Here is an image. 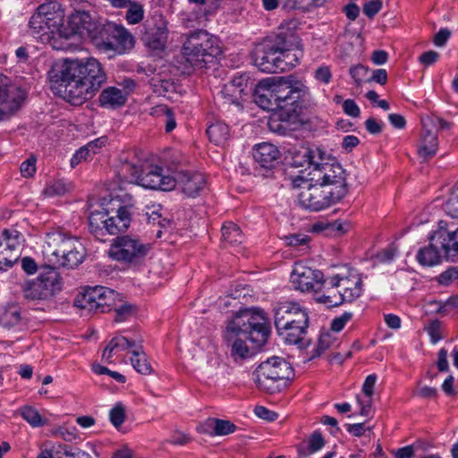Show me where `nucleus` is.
Listing matches in <instances>:
<instances>
[{
    "label": "nucleus",
    "mask_w": 458,
    "mask_h": 458,
    "mask_svg": "<svg viewBox=\"0 0 458 458\" xmlns=\"http://www.w3.org/2000/svg\"><path fill=\"white\" fill-rule=\"evenodd\" d=\"M70 243H65L62 248H56L53 250V254L56 257L63 256L71 250L81 249L82 247L77 237L71 236Z\"/></svg>",
    "instance_id": "nucleus-52"
},
{
    "label": "nucleus",
    "mask_w": 458,
    "mask_h": 458,
    "mask_svg": "<svg viewBox=\"0 0 458 458\" xmlns=\"http://www.w3.org/2000/svg\"><path fill=\"white\" fill-rule=\"evenodd\" d=\"M270 325L262 310L245 309L236 313L228 323L224 337L233 342L231 355L234 360H242L253 354L245 340L250 341L252 349H259L267 341Z\"/></svg>",
    "instance_id": "nucleus-3"
},
{
    "label": "nucleus",
    "mask_w": 458,
    "mask_h": 458,
    "mask_svg": "<svg viewBox=\"0 0 458 458\" xmlns=\"http://www.w3.org/2000/svg\"><path fill=\"white\" fill-rule=\"evenodd\" d=\"M254 412L259 418L267 421H274L277 419L278 416L276 412L270 411L264 406H256Z\"/></svg>",
    "instance_id": "nucleus-63"
},
{
    "label": "nucleus",
    "mask_w": 458,
    "mask_h": 458,
    "mask_svg": "<svg viewBox=\"0 0 458 458\" xmlns=\"http://www.w3.org/2000/svg\"><path fill=\"white\" fill-rule=\"evenodd\" d=\"M318 301L321 303L327 305L328 307H336L343 303V298L341 293H335V291L328 294H323L318 298Z\"/></svg>",
    "instance_id": "nucleus-51"
},
{
    "label": "nucleus",
    "mask_w": 458,
    "mask_h": 458,
    "mask_svg": "<svg viewBox=\"0 0 458 458\" xmlns=\"http://www.w3.org/2000/svg\"><path fill=\"white\" fill-rule=\"evenodd\" d=\"M119 341L121 343L120 345V348L122 350H126V349H138V348H142V338L140 336V337H137V338H134V339H129L128 337H125L123 335H119Z\"/></svg>",
    "instance_id": "nucleus-55"
},
{
    "label": "nucleus",
    "mask_w": 458,
    "mask_h": 458,
    "mask_svg": "<svg viewBox=\"0 0 458 458\" xmlns=\"http://www.w3.org/2000/svg\"><path fill=\"white\" fill-rule=\"evenodd\" d=\"M259 391L274 394L286 387L294 377L292 365L281 357H272L261 362L253 372Z\"/></svg>",
    "instance_id": "nucleus-7"
},
{
    "label": "nucleus",
    "mask_w": 458,
    "mask_h": 458,
    "mask_svg": "<svg viewBox=\"0 0 458 458\" xmlns=\"http://www.w3.org/2000/svg\"><path fill=\"white\" fill-rule=\"evenodd\" d=\"M109 419L111 423L115 428H119L125 420V408L118 403L111 409L109 412Z\"/></svg>",
    "instance_id": "nucleus-45"
},
{
    "label": "nucleus",
    "mask_w": 458,
    "mask_h": 458,
    "mask_svg": "<svg viewBox=\"0 0 458 458\" xmlns=\"http://www.w3.org/2000/svg\"><path fill=\"white\" fill-rule=\"evenodd\" d=\"M151 249L152 243H143L130 235H120L112 240L108 256L113 260L136 266L144 261Z\"/></svg>",
    "instance_id": "nucleus-8"
},
{
    "label": "nucleus",
    "mask_w": 458,
    "mask_h": 458,
    "mask_svg": "<svg viewBox=\"0 0 458 458\" xmlns=\"http://www.w3.org/2000/svg\"><path fill=\"white\" fill-rule=\"evenodd\" d=\"M21 417L32 427H40L46 423L39 412L31 406H25L21 410Z\"/></svg>",
    "instance_id": "nucleus-42"
},
{
    "label": "nucleus",
    "mask_w": 458,
    "mask_h": 458,
    "mask_svg": "<svg viewBox=\"0 0 458 458\" xmlns=\"http://www.w3.org/2000/svg\"><path fill=\"white\" fill-rule=\"evenodd\" d=\"M91 150L86 145L78 149L71 159V165L75 167L78 164H80L82 160H87L89 157L92 156Z\"/></svg>",
    "instance_id": "nucleus-60"
},
{
    "label": "nucleus",
    "mask_w": 458,
    "mask_h": 458,
    "mask_svg": "<svg viewBox=\"0 0 458 458\" xmlns=\"http://www.w3.org/2000/svg\"><path fill=\"white\" fill-rule=\"evenodd\" d=\"M369 71V70L368 67L362 64H357L355 66H352L349 70V72L352 78L354 80L356 85L360 86Z\"/></svg>",
    "instance_id": "nucleus-50"
},
{
    "label": "nucleus",
    "mask_w": 458,
    "mask_h": 458,
    "mask_svg": "<svg viewBox=\"0 0 458 458\" xmlns=\"http://www.w3.org/2000/svg\"><path fill=\"white\" fill-rule=\"evenodd\" d=\"M176 184H179L182 192L189 197H195L205 185V177L200 173H190L180 171L175 178Z\"/></svg>",
    "instance_id": "nucleus-23"
},
{
    "label": "nucleus",
    "mask_w": 458,
    "mask_h": 458,
    "mask_svg": "<svg viewBox=\"0 0 458 458\" xmlns=\"http://www.w3.org/2000/svg\"><path fill=\"white\" fill-rule=\"evenodd\" d=\"M221 94L228 104H234L236 106L240 105L241 101L243 100V97L245 96L242 94V89L233 88V85H229L228 83L224 85L221 90Z\"/></svg>",
    "instance_id": "nucleus-41"
},
{
    "label": "nucleus",
    "mask_w": 458,
    "mask_h": 458,
    "mask_svg": "<svg viewBox=\"0 0 458 458\" xmlns=\"http://www.w3.org/2000/svg\"><path fill=\"white\" fill-rule=\"evenodd\" d=\"M131 206H119L114 215H111L109 211V218L111 229L113 227L116 229H128L132 220V213L131 211Z\"/></svg>",
    "instance_id": "nucleus-29"
},
{
    "label": "nucleus",
    "mask_w": 458,
    "mask_h": 458,
    "mask_svg": "<svg viewBox=\"0 0 458 458\" xmlns=\"http://www.w3.org/2000/svg\"><path fill=\"white\" fill-rule=\"evenodd\" d=\"M446 215L452 219H458V182L452 189L446 201L444 204Z\"/></svg>",
    "instance_id": "nucleus-40"
},
{
    "label": "nucleus",
    "mask_w": 458,
    "mask_h": 458,
    "mask_svg": "<svg viewBox=\"0 0 458 458\" xmlns=\"http://www.w3.org/2000/svg\"><path fill=\"white\" fill-rule=\"evenodd\" d=\"M69 24L74 34L88 35L98 40L103 23L95 21L89 12L74 10L69 16Z\"/></svg>",
    "instance_id": "nucleus-19"
},
{
    "label": "nucleus",
    "mask_w": 458,
    "mask_h": 458,
    "mask_svg": "<svg viewBox=\"0 0 458 458\" xmlns=\"http://www.w3.org/2000/svg\"><path fill=\"white\" fill-rule=\"evenodd\" d=\"M301 55L292 33H278L265 38L251 53L253 64L263 72L277 73L294 67Z\"/></svg>",
    "instance_id": "nucleus-4"
},
{
    "label": "nucleus",
    "mask_w": 458,
    "mask_h": 458,
    "mask_svg": "<svg viewBox=\"0 0 458 458\" xmlns=\"http://www.w3.org/2000/svg\"><path fill=\"white\" fill-rule=\"evenodd\" d=\"M308 94V88L301 81L293 79L292 76L280 78L276 82V101L277 109L290 111L294 109L297 114H301V105L304 98Z\"/></svg>",
    "instance_id": "nucleus-9"
},
{
    "label": "nucleus",
    "mask_w": 458,
    "mask_h": 458,
    "mask_svg": "<svg viewBox=\"0 0 458 458\" xmlns=\"http://www.w3.org/2000/svg\"><path fill=\"white\" fill-rule=\"evenodd\" d=\"M301 125L300 114L294 109H276L270 114L267 121V127L270 131L278 135H287L291 131L298 130Z\"/></svg>",
    "instance_id": "nucleus-17"
},
{
    "label": "nucleus",
    "mask_w": 458,
    "mask_h": 458,
    "mask_svg": "<svg viewBox=\"0 0 458 458\" xmlns=\"http://www.w3.org/2000/svg\"><path fill=\"white\" fill-rule=\"evenodd\" d=\"M330 347V336L329 335H320L318 345L314 350V353L312 354V358L320 356L326 350Z\"/></svg>",
    "instance_id": "nucleus-64"
},
{
    "label": "nucleus",
    "mask_w": 458,
    "mask_h": 458,
    "mask_svg": "<svg viewBox=\"0 0 458 458\" xmlns=\"http://www.w3.org/2000/svg\"><path fill=\"white\" fill-rule=\"evenodd\" d=\"M147 225L148 227H171L174 226V221L172 219L163 217L158 212H152L147 218Z\"/></svg>",
    "instance_id": "nucleus-46"
},
{
    "label": "nucleus",
    "mask_w": 458,
    "mask_h": 458,
    "mask_svg": "<svg viewBox=\"0 0 458 458\" xmlns=\"http://www.w3.org/2000/svg\"><path fill=\"white\" fill-rule=\"evenodd\" d=\"M440 328L441 322L438 319L432 320L426 328L432 344H437L442 338V335H440Z\"/></svg>",
    "instance_id": "nucleus-56"
},
{
    "label": "nucleus",
    "mask_w": 458,
    "mask_h": 458,
    "mask_svg": "<svg viewBox=\"0 0 458 458\" xmlns=\"http://www.w3.org/2000/svg\"><path fill=\"white\" fill-rule=\"evenodd\" d=\"M237 427L230 420L210 418L208 419L198 429L202 433L214 436H226L233 433Z\"/></svg>",
    "instance_id": "nucleus-25"
},
{
    "label": "nucleus",
    "mask_w": 458,
    "mask_h": 458,
    "mask_svg": "<svg viewBox=\"0 0 458 458\" xmlns=\"http://www.w3.org/2000/svg\"><path fill=\"white\" fill-rule=\"evenodd\" d=\"M448 240L441 243L442 249L445 250V257L454 261V257L458 255V231H448Z\"/></svg>",
    "instance_id": "nucleus-39"
},
{
    "label": "nucleus",
    "mask_w": 458,
    "mask_h": 458,
    "mask_svg": "<svg viewBox=\"0 0 458 458\" xmlns=\"http://www.w3.org/2000/svg\"><path fill=\"white\" fill-rule=\"evenodd\" d=\"M308 327L309 323H306V325H293L276 331L286 344H297L299 348L301 349L307 345V344L304 343L303 335L306 334Z\"/></svg>",
    "instance_id": "nucleus-26"
},
{
    "label": "nucleus",
    "mask_w": 458,
    "mask_h": 458,
    "mask_svg": "<svg viewBox=\"0 0 458 458\" xmlns=\"http://www.w3.org/2000/svg\"><path fill=\"white\" fill-rule=\"evenodd\" d=\"M382 2L380 0H371L363 5L364 14L372 19L381 9Z\"/></svg>",
    "instance_id": "nucleus-58"
},
{
    "label": "nucleus",
    "mask_w": 458,
    "mask_h": 458,
    "mask_svg": "<svg viewBox=\"0 0 458 458\" xmlns=\"http://www.w3.org/2000/svg\"><path fill=\"white\" fill-rule=\"evenodd\" d=\"M290 160L288 164L292 167H303L304 165H313L316 168V164L318 163H326L324 155L325 153L317 148L316 150H312L309 148H301L297 150L289 151Z\"/></svg>",
    "instance_id": "nucleus-21"
},
{
    "label": "nucleus",
    "mask_w": 458,
    "mask_h": 458,
    "mask_svg": "<svg viewBox=\"0 0 458 458\" xmlns=\"http://www.w3.org/2000/svg\"><path fill=\"white\" fill-rule=\"evenodd\" d=\"M350 283V279L347 277H340L338 275L332 276L329 279V284L332 286V289L343 286L344 291L339 292L341 293V297L343 298L344 302H352L361 294V279H358L354 282L352 288H348V284Z\"/></svg>",
    "instance_id": "nucleus-24"
},
{
    "label": "nucleus",
    "mask_w": 458,
    "mask_h": 458,
    "mask_svg": "<svg viewBox=\"0 0 458 458\" xmlns=\"http://www.w3.org/2000/svg\"><path fill=\"white\" fill-rule=\"evenodd\" d=\"M130 171L136 183L146 189L166 191L173 190L176 185L175 178L165 175L163 168L158 165H150L140 170L136 165H130Z\"/></svg>",
    "instance_id": "nucleus-12"
},
{
    "label": "nucleus",
    "mask_w": 458,
    "mask_h": 458,
    "mask_svg": "<svg viewBox=\"0 0 458 458\" xmlns=\"http://www.w3.org/2000/svg\"><path fill=\"white\" fill-rule=\"evenodd\" d=\"M131 362L134 369L142 375H150L153 369L143 347L131 350Z\"/></svg>",
    "instance_id": "nucleus-30"
},
{
    "label": "nucleus",
    "mask_w": 458,
    "mask_h": 458,
    "mask_svg": "<svg viewBox=\"0 0 458 458\" xmlns=\"http://www.w3.org/2000/svg\"><path fill=\"white\" fill-rule=\"evenodd\" d=\"M397 248L394 244H391L388 248L382 250L377 254V259L383 263L390 262L394 259L397 253Z\"/></svg>",
    "instance_id": "nucleus-61"
},
{
    "label": "nucleus",
    "mask_w": 458,
    "mask_h": 458,
    "mask_svg": "<svg viewBox=\"0 0 458 458\" xmlns=\"http://www.w3.org/2000/svg\"><path fill=\"white\" fill-rule=\"evenodd\" d=\"M155 113L163 114L165 116V131L171 132L176 127V121L174 119L172 108L165 105H159L155 107Z\"/></svg>",
    "instance_id": "nucleus-44"
},
{
    "label": "nucleus",
    "mask_w": 458,
    "mask_h": 458,
    "mask_svg": "<svg viewBox=\"0 0 458 458\" xmlns=\"http://www.w3.org/2000/svg\"><path fill=\"white\" fill-rule=\"evenodd\" d=\"M126 7H128V10L125 19L129 24H138L143 20L144 8L140 3L130 0V4Z\"/></svg>",
    "instance_id": "nucleus-38"
},
{
    "label": "nucleus",
    "mask_w": 458,
    "mask_h": 458,
    "mask_svg": "<svg viewBox=\"0 0 458 458\" xmlns=\"http://www.w3.org/2000/svg\"><path fill=\"white\" fill-rule=\"evenodd\" d=\"M27 93L21 87L4 84L0 80V121L9 119L21 106Z\"/></svg>",
    "instance_id": "nucleus-16"
},
{
    "label": "nucleus",
    "mask_w": 458,
    "mask_h": 458,
    "mask_svg": "<svg viewBox=\"0 0 458 458\" xmlns=\"http://www.w3.org/2000/svg\"><path fill=\"white\" fill-rule=\"evenodd\" d=\"M71 235L64 233V231H49L47 233V239L49 245H52L54 250L62 248L65 243H70Z\"/></svg>",
    "instance_id": "nucleus-43"
},
{
    "label": "nucleus",
    "mask_w": 458,
    "mask_h": 458,
    "mask_svg": "<svg viewBox=\"0 0 458 458\" xmlns=\"http://www.w3.org/2000/svg\"><path fill=\"white\" fill-rule=\"evenodd\" d=\"M98 44H102L106 50H116L119 53L130 51L134 47L133 35L123 25L111 21L102 24Z\"/></svg>",
    "instance_id": "nucleus-11"
},
{
    "label": "nucleus",
    "mask_w": 458,
    "mask_h": 458,
    "mask_svg": "<svg viewBox=\"0 0 458 458\" xmlns=\"http://www.w3.org/2000/svg\"><path fill=\"white\" fill-rule=\"evenodd\" d=\"M21 174L23 177H31L36 172V159L29 158L21 165Z\"/></svg>",
    "instance_id": "nucleus-62"
},
{
    "label": "nucleus",
    "mask_w": 458,
    "mask_h": 458,
    "mask_svg": "<svg viewBox=\"0 0 458 458\" xmlns=\"http://www.w3.org/2000/svg\"><path fill=\"white\" fill-rule=\"evenodd\" d=\"M437 148V135L429 130H425L421 136V145L418 150L419 156L424 160H428L436 155Z\"/></svg>",
    "instance_id": "nucleus-28"
},
{
    "label": "nucleus",
    "mask_w": 458,
    "mask_h": 458,
    "mask_svg": "<svg viewBox=\"0 0 458 458\" xmlns=\"http://www.w3.org/2000/svg\"><path fill=\"white\" fill-rule=\"evenodd\" d=\"M281 238L286 241L287 245L293 247L306 244L310 241V238L302 233H289Z\"/></svg>",
    "instance_id": "nucleus-53"
},
{
    "label": "nucleus",
    "mask_w": 458,
    "mask_h": 458,
    "mask_svg": "<svg viewBox=\"0 0 458 458\" xmlns=\"http://www.w3.org/2000/svg\"><path fill=\"white\" fill-rule=\"evenodd\" d=\"M23 296L28 301H44L52 298L62 289L58 273L51 268L40 274L36 279L25 282L22 286Z\"/></svg>",
    "instance_id": "nucleus-10"
},
{
    "label": "nucleus",
    "mask_w": 458,
    "mask_h": 458,
    "mask_svg": "<svg viewBox=\"0 0 458 458\" xmlns=\"http://www.w3.org/2000/svg\"><path fill=\"white\" fill-rule=\"evenodd\" d=\"M274 324L276 330L293 325H306L309 323L308 313L299 303L282 301L274 308Z\"/></svg>",
    "instance_id": "nucleus-15"
},
{
    "label": "nucleus",
    "mask_w": 458,
    "mask_h": 458,
    "mask_svg": "<svg viewBox=\"0 0 458 458\" xmlns=\"http://www.w3.org/2000/svg\"><path fill=\"white\" fill-rule=\"evenodd\" d=\"M311 175V182L302 187L298 194L299 202L303 208L318 211L346 196V171L339 163H318Z\"/></svg>",
    "instance_id": "nucleus-2"
},
{
    "label": "nucleus",
    "mask_w": 458,
    "mask_h": 458,
    "mask_svg": "<svg viewBox=\"0 0 458 458\" xmlns=\"http://www.w3.org/2000/svg\"><path fill=\"white\" fill-rule=\"evenodd\" d=\"M1 246L4 250L11 253H18L17 249L21 247V234L19 231H3L0 236Z\"/></svg>",
    "instance_id": "nucleus-34"
},
{
    "label": "nucleus",
    "mask_w": 458,
    "mask_h": 458,
    "mask_svg": "<svg viewBox=\"0 0 458 458\" xmlns=\"http://www.w3.org/2000/svg\"><path fill=\"white\" fill-rule=\"evenodd\" d=\"M353 226L354 225L350 220L337 219L328 224L316 223L311 229H349Z\"/></svg>",
    "instance_id": "nucleus-47"
},
{
    "label": "nucleus",
    "mask_w": 458,
    "mask_h": 458,
    "mask_svg": "<svg viewBox=\"0 0 458 458\" xmlns=\"http://www.w3.org/2000/svg\"><path fill=\"white\" fill-rule=\"evenodd\" d=\"M64 13L55 1L40 4L29 21L30 33L54 49H64L68 34L63 30Z\"/></svg>",
    "instance_id": "nucleus-6"
},
{
    "label": "nucleus",
    "mask_w": 458,
    "mask_h": 458,
    "mask_svg": "<svg viewBox=\"0 0 458 458\" xmlns=\"http://www.w3.org/2000/svg\"><path fill=\"white\" fill-rule=\"evenodd\" d=\"M437 225V229H446L448 226H454V225L442 219H438L436 216L423 213L420 216H418L415 221L412 223V226H428V227H435Z\"/></svg>",
    "instance_id": "nucleus-33"
},
{
    "label": "nucleus",
    "mask_w": 458,
    "mask_h": 458,
    "mask_svg": "<svg viewBox=\"0 0 458 458\" xmlns=\"http://www.w3.org/2000/svg\"><path fill=\"white\" fill-rule=\"evenodd\" d=\"M109 210L93 211L89 216V225L90 229H111Z\"/></svg>",
    "instance_id": "nucleus-37"
},
{
    "label": "nucleus",
    "mask_w": 458,
    "mask_h": 458,
    "mask_svg": "<svg viewBox=\"0 0 458 458\" xmlns=\"http://www.w3.org/2000/svg\"><path fill=\"white\" fill-rule=\"evenodd\" d=\"M222 48L217 39L207 30H196L185 35L181 53L174 59L175 68L183 75L215 64Z\"/></svg>",
    "instance_id": "nucleus-5"
},
{
    "label": "nucleus",
    "mask_w": 458,
    "mask_h": 458,
    "mask_svg": "<svg viewBox=\"0 0 458 458\" xmlns=\"http://www.w3.org/2000/svg\"><path fill=\"white\" fill-rule=\"evenodd\" d=\"M417 260L422 266L433 267L441 262V256L437 249L430 243L428 247L420 249Z\"/></svg>",
    "instance_id": "nucleus-31"
},
{
    "label": "nucleus",
    "mask_w": 458,
    "mask_h": 458,
    "mask_svg": "<svg viewBox=\"0 0 458 458\" xmlns=\"http://www.w3.org/2000/svg\"><path fill=\"white\" fill-rule=\"evenodd\" d=\"M127 95L128 93H123L120 89L108 87L100 93L98 101L101 106L115 108L125 104Z\"/></svg>",
    "instance_id": "nucleus-27"
},
{
    "label": "nucleus",
    "mask_w": 458,
    "mask_h": 458,
    "mask_svg": "<svg viewBox=\"0 0 458 458\" xmlns=\"http://www.w3.org/2000/svg\"><path fill=\"white\" fill-rule=\"evenodd\" d=\"M21 320V310L19 306L10 304L4 308L0 314V325L4 327L10 328L17 325Z\"/></svg>",
    "instance_id": "nucleus-35"
},
{
    "label": "nucleus",
    "mask_w": 458,
    "mask_h": 458,
    "mask_svg": "<svg viewBox=\"0 0 458 458\" xmlns=\"http://www.w3.org/2000/svg\"><path fill=\"white\" fill-rule=\"evenodd\" d=\"M280 151L278 148L267 142L259 144L253 151L254 160L260 167L271 170L279 164Z\"/></svg>",
    "instance_id": "nucleus-22"
},
{
    "label": "nucleus",
    "mask_w": 458,
    "mask_h": 458,
    "mask_svg": "<svg viewBox=\"0 0 458 458\" xmlns=\"http://www.w3.org/2000/svg\"><path fill=\"white\" fill-rule=\"evenodd\" d=\"M116 293L109 288L100 285L95 287H87L85 291L80 293L74 300V306L82 310H98L106 312L112 306L111 301H114Z\"/></svg>",
    "instance_id": "nucleus-14"
},
{
    "label": "nucleus",
    "mask_w": 458,
    "mask_h": 458,
    "mask_svg": "<svg viewBox=\"0 0 458 458\" xmlns=\"http://www.w3.org/2000/svg\"><path fill=\"white\" fill-rule=\"evenodd\" d=\"M352 318V312H344L340 317H336L332 320L331 330L334 332H340L345 324Z\"/></svg>",
    "instance_id": "nucleus-57"
},
{
    "label": "nucleus",
    "mask_w": 458,
    "mask_h": 458,
    "mask_svg": "<svg viewBox=\"0 0 458 458\" xmlns=\"http://www.w3.org/2000/svg\"><path fill=\"white\" fill-rule=\"evenodd\" d=\"M167 38V21L162 13H155L144 21L141 30V40L148 49H165Z\"/></svg>",
    "instance_id": "nucleus-13"
},
{
    "label": "nucleus",
    "mask_w": 458,
    "mask_h": 458,
    "mask_svg": "<svg viewBox=\"0 0 458 458\" xmlns=\"http://www.w3.org/2000/svg\"><path fill=\"white\" fill-rule=\"evenodd\" d=\"M85 253L83 247L73 250L61 256L59 266L64 268H74L78 267L84 259Z\"/></svg>",
    "instance_id": "nucleus-36"
},
{
    "label": "nucleus",
    "mask_w": 458,
    "mask_h": 458,
    "mask_svg": "<svg viewBox=\"0 0 458 458\" xmlns=\"http://www.w3.org/2000/svg\"><path fill=\"white\" fill-rule=\"evenodd\" d=\"M115 322H123L131 317L135 312V306L123 303L120 307L114 308Z\"/></svg>",
    "instance_id": "nucleus-48"
},
{
    "label": "nucleus",
    "mask_w": 458,
    "mask_h": 458,
    "mask_svg": "<svg viewBox=\"0 0 458 458\" xmlns=\"http://www.w3.org/2000/svg\"><path fill=\"white\" fill-rule=\"evenodd\" d=\"M325 445V440L320 432L315 431L310 437L309 449L310 453L320 450Z\"/></svg>",
    "instance_id": "nucleus-59"
},
{
    "label": "nucleus",
    "mask_w": 458,
    "mask_h": 458,
    "mask_svg": "<svg viewBox=\"0 0 458 458\" xmlns=\"http://www.w3.org/2000/svg\"><path fill=\"white\" fill-rule=\"evenodd\" d=\"M58 450L65 455V458H90V455L79 448L72 450L66 445H58Z\"/></svg>",
    "instance_id": "nucleus-54"
},
{
    "label": "nucleus",
    "mask_w": 458,
    "mask_h": 458,
    "mask_svg": "<svg viewBox=\"0 0 458 458\" xmlns=\"http://www.w3.org/2000/svg\"><path fill=\"white\" fill-rule=\"evenodd\" d=\"M275 92V79H264L260 81L254 88L252 91L253 100L261 108L274 111L277 109Z\"/></svg>",
    "instance_id": "nucleus-20"
},
{
    "label": "nucleus",
    "mask_w": 458,
    "mask_h": 458,
    "mask_svg": "<svg viewBox=\"0 0 458 458\" xmlns=\"http://www.w3.org/2000/svg\"><path fill=\"white\" fill-rule=\"evenodd\" d=\"M67 191L68 188L63 181H55L44 190V194L49 197L62 196Z\"/></svg>",
    "instance_id": "nucleus-49"
},
{
    "label": "nucleus",
    "mask_w": 458,
    "mask_h": 458,
    "mask_svg": "<svg viewBox=\"0 0 458 458\" xmlns=\"http://www.w3.org/2000/svg\"><path fill=\"white\" fill-rule=\"evenodd\" d=\"M51 89L72 105L91 99L106 81L101 63L93 57L65 59L48 71Z\"/></svg>",
    "instance_id": "nucleus-1"
},
{
    "label": "nucleus",
    "mask_w": 458,
    "mask_h": 458,
    "mask_svg": "<svg viewBox=\"0 0 458 458\" xmlns=\"http://www.w3.org/2000/svg\"><path fill=\"white\" fill-rule=\"evenodd\" d=\"M207 134L210 141L216 145L223 144L229 137V128L222 122H216L207 129Z\"/></svg>",
    "instance_id": "nucleus-32"
},
{
    "label": "nucleus",
    "mask_w": 458,
    "mask_h": 458,
    "mask_svg": "<svg viewBox=\"0 0 458 458\" xmlns=\"http://www.w3.org/2000/svg\"><path fill=\"white\" fill-rule=\"evenodd\" d=\"M292 278L296 288L301 292L314 291L317 293L326 282L320 270L312 269L302 265L294 268Z\"/></svg>",
    "instance_id": "nucleus-18"
}]
</instances>
